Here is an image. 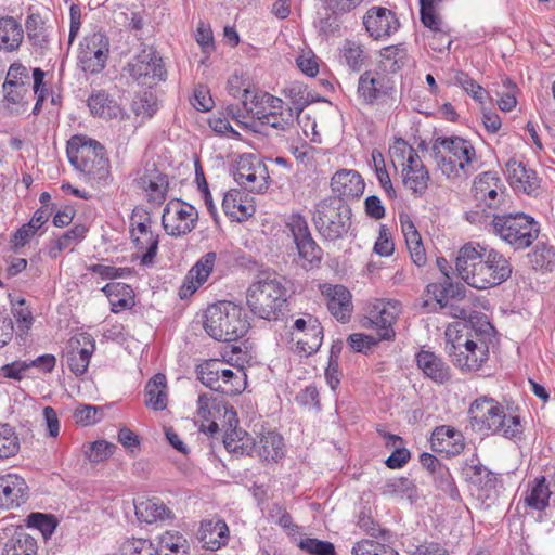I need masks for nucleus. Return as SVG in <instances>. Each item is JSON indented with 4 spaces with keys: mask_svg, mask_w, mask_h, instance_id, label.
Instances as JSON below:
<instances>
[{
    "mask_svg": "<svg viewBox=\"0 0 555 555\" xmlns=\"http://www.w3.org/2000/svg\"><path fill=\"white\" fill-rule=\"evenodd\" d=\"M455 270L466 284L477 289L499 285L512 273L508 261L501 254L473 242L460 248Z\"/></svg>",
    "mask_w": 555,
    "mask_h": 555,
    "instance_id": "f257e3e1",
    "label": "nucleus"
},
{
    "mask_svg": "<svg viewBox=\"0 0 555 555\" xmlns=\"http://www.w3.org/2000/svg\"><path fill=\"white\" fill-rule=\"evenodd\" d=\"M436 166L449 179H466L477 169V155L470 141L460 137H438L430 147Z\"/></svg>",
    "mask_w": 555,
    "mask_h": 555,
    "instance_id": "f03ea898",
    "label": "nucleus"
},
{
    "mask_svg": "<svg viewBox=\"0 0 555 555\" xmlns=\"http://www.w3.org/2000/svg\"><path fill=\"white\" fill-rule=\"evenodd\" d=\"M66 153L69 163L92 184L103 186L108 183L109 159L100 142L87 135H74L67 142Z\"/></svg>",
    "mask_w": 555,
    "mask_h": 555,
    "instance_id": "7ed1b4c3",
    "label": "nucleus"
},
{
    "mask_svg": "<svg viewBox=\"0 0 555 555\" xmlns=\"http://www.w3.org/2000/svg\"><path fill=\"white\" fill-rule=\"evenodd\" d=\"M286 279L280 275L253 282L246 292V304L250 312L268 321L279 320L286 308Z\"/></svg>",
    "mask_w": 555,
    "mask_h": 555,
    "instance_id": "20e7f679",
    "label": "nucleus"
},
{
    "mask_svg": "<svg viewBox=\"0 0 555 555\" xmlns=\"http://www.w3.org/2000/svg\"><path fill=\"white\" fill-rule=\"evenodd\" d=\"M204 328L216 340L234 341L248 332L249 324L243 318L238 306L230 301H220L207 308Z\"/></svg>",
    "mask_w": 555,
    "mask_h": 555,
    "instance_id": "39448f33",
    "label": "nucleus"
},
{
    "mask_svg": "<svg viewBox=\"0 0 555 555\" xmlns=\"http://www.w3.org/2000/svg\"><path fill=\"white\" fill-rule=\"evenodd\" d=\"M469 422L474 429L501 434L505 438H516L519 429L518 416H506L500 403L488 397L474 400L468 410Z\"/></svg>",
    "mask_w": 555,
    "mask_h": 555,
    "instance_id": "423d86ee",
    "label": "nucleus"
},
{
    "mask_svg": "<svg viewBox=\"0 0 555 555\" xmlns=\"http://www.w3.org/2000/svg\"><path fill=\"white\" fill-rule=\"evenodd\" d=\"M242 103L247 113L262 125L285 131L294 124L295 114L284 107L280 98L268 92H251L246 88L242 93Z\"/></svg>",
    "mask_w": 555,
    "mask_h": 555,
    "instance_id": "0eeeda50",
    "label": "nucleus"
},
{
    "mask_svg": "<svg viewBox=\"0 0 555 555\" xmlns=\"http://www.w3.org/2000/svg\"><path fill=\"white\" fill-rule=\"evenodd\" d=\"M476 209L466 212V220L475 224H486L490 215L504 203L505 188L496 172L486 171L478 175L472 188Z\"/></svg>",
    "mask_w": 555,
    "mask_h": 555,
    "instance_id": "6e6552de",
    "label": "nucleus"
},
{
    "mask_svg": "<svg viewBox=\"0 0 555 555\" xmlns=\"http://www.w3.org/2000/svg\"><path fill=\"white\" fill-rule=\"evenodd\" d=\"M446 350L454 365L463 371H477L488 359L486 341L475 340L449 326L446 331Z\"/></svg>",
    "mask_w": 555,
    "mask_h": 555,
    "instance_id": "1a4fd4ad",
    "label": "nucleus"
},
{
    "mask_svg": "<svg viewBox=\"0 0 555 555\" xmlns=\"http://www.w3.org/2000/svg\"><path fill=\"white\" fill-rule=\"evenodd\" d=\"M351 208L335 198H326L315 206L313 223L326 241L343 238L351 227Z\"/></svg>",
    "mask_w": 555,
    "mask_h": 555,
    "instance_id": "9d476101",
    "label": "nucleus"
},
{
    "mask_svg": "<svg viewBox=\"0 0 555 555\" xmlns=\"http://www.w3.org/2000/svg\"><path fill=\"white\" fill-rule=\"evenodd\" d=\"M393 163H399L403 169V185L415 196H422L429 182V172L424 166L417 152L405 141L399 140L390 150Z\"/></svg>",
    "mask_w": 555,
    "mask_h": 555,
    "instance_id": "9b49d317",
    "label": "nucleus"
},
{
    "mask_svg": "<svg viewBox=\"0 0 555 555\" xmlns=\"http://www.w3.org/2000/svg\"><path fill=\"white\" fill-rule=\"evenodd\" d=\"M396 81L393 77L379 68L362 73L358 80L357 93L362 103L378 105L393 98Z\"/></svg>",
    "mask_w": 555,
    "mask_h": 555,
    "instance_id": "f8f14e48",
    "label": "nucleus"
},
{
    "mask_svg": "<svg viewBox=\"0 0 555 555\" xmlns=\"http://www.w3.org/2000/svg\"><path fill=\"white\" fill-rule=\"evenodd\" d=\"M286 227L292 233L296 245L300 266L304 269H312L319 266L322 260L323 250L313 240L305 217L300 214H292L288 217Z\"/></svg>",
    "mask_w": 555,
    "mask_h": 555,
    "instance_id": "ddd939ff",
    "label": "nucleus"
},
{
    "mask_svg": "<svg viewBox=\"0 0 555 555\" xmlns=\"http://www.w3.org/2000/svg\"><path fill=\"white\" fill-rule=\"evenodd\" d=\"M401 313V304L398 300H376L367 310L362 320V326L375 330L379 340H391L396 336L393 324Z\"/></svg>",
    "mask_w": 555,
    "mask_h": 555,
    "instance_id": "4468645a",
    "label": "nucleus"
},
{
    "mask_svg": "<svg viewBox=\"0 0 555 555\" xmlns=\"http://www.w3.org/2000/svg\"><path fill=\"white\" fill-rule=\"evenodd\" d=\"M126 70L139 85L149 87L165 80L167 75L163 59L153 48L142 50Z\"/></svg>",
    "mask_w": 555,
    "mask_h": 555,
    "instance_id": "2eb2a0df",
    "label": "nucleus"
},
{
    "mask_svg": "<svg viewBox=\"0 0 555 555\" xmlns=\"http://www.w3.org/2000/svg\"><path fill=\"white\" fill-rule=\"evenodd\" d=\"M234 179L245 190L262 193L268 189L270 173L258 156L244 154L237 160Z\"/></svg>",
    "mask_w": 555,
    "mask_h": 555,
    "instance_id": "dca6fc26",
    "label": "nucleus"
},
{
    "mask_svg": "<svg viewBox=\"0 0 555 555\" xmlns=\"http://www.w3.org/2000/svg\"><path fill=\"white\" fill-rule=\"evenodd\" d=\"M197 220L198 212L195 207L180 199L170 201L162 216L164 230L171 236L190 233L196 227Z\"/></svg>",
    "mask_w": 555,
    "mask_h": 555,
    "instance_id": "f3484780",
    "label": "nucleus"
},
{
    "mask_svg": "<svg viewBox=\"0 0 555 555\" xmlns=\"http://www.w3.org/2000/svg\"><path fill=\"white\" fill-rule=\"evenodd\" d=\"M109 54V39L101 31L93 33L85 38L78 55L83 72L90 74L101 73Z\"/></svg>",
    "mask_w": 555,
    "mask_h": 555,
    "instance_id": "a211bd4d",
    "label": "nucleus"
},
{
    "mask_svg": "<svg viewBox=\"0 0 555 555\" xmlns=\"http://www.w3.org/2000/svg\"><path fill=\"white\" fill-rule=\"evenodd\" d=\"M331 189L336 201L347 204L359 199L364 192L365 182L354 169H339L331 178Z\"/></svg>",
    "mask_w": 555,
    "mask_h": 555,
    "instance_id": "6ab92c4d",
    "label": "nucleus"
},
{
    "mask_svg": "<svg viewBox=\"0 0 555 555\" xmlns=\"http://www.w3.org/2000/svg\"><path fill=\"white\" fill-rule=\"evenodd\" d=\"M363 25L375 40H384L395 34L399 26L396 13L384 7H372L363 16Z\"/></svg>",
    "mask_w": 555,
    "mask_h": 555,
    "instance_id": "aec40b11",
    "label": "nucleus"
},
{
    "mask_svg": "<svg viewBox=\"0 0 555 555\" xmlns=\"http://www.w3.org/2000/svg\"><path fill=\"white\" fill-rule=\"evenodd\" d=\"M462 476L466 482L475 488L479 499H489L490 493L495 491V475L483 466L475 454L465 461L462 466Z\"/></svg>",
    "mask_w": 555,
    "mask_h": 555,
    "instance_id": "412c9836",
    "label": "nucleus"
},
{
    "mask_svg": "<svg viewBox=\"0 0 555 555\" xmlns=\"http://www.w3.org/2000/svg\"><path fill=\"white\" fill-rule=\"evenodd\" d=\"M28 86L29 75L27 68L21 63H12L2 85L4 101L8 104L27 105Z\"/></svg>",
    "mask_w": 555,
    "mask_h": 555,
    "instance_id": "4be33fe9",
    "label": "nucleus"
},
{
    "mask_svg": "<svg viewBox=\"0 0 555 555\" xmlns=\"http://www.w3.org/2000/svg\"><path fill=\"white\" fill-rule=\"evenodd\" d=\"M94 349V341L87 336L69 339L64 357L70 372L76 376L83 375Z\"/></svg>",
    "mask_w": 555,
    "mask_h": 555,
    "instance_id": "5701e85b",
    "label": "nucleus"
},
{
    "mask_svg": "<svg viewBox=\"0 0 555 555\" xmlns=\"http://www.w3.org/2000/svg\"><path fill=\"white\" fill-rule=\"evenodd\" d=\"M216 259L217 254L215 251H208L189 270L179 289L181 299L193 295L208 280L214 270Z\"/></svg>",
    "mask_w": 555,
    "mask_h": 555,
    "instance_id": "b1692460",
    "label": "nucleus"
},
{
    "mask_svg": "<svg viewBox=\"0 0 555 555\" xmlns=\"http://www.w3.org/2000/svg\"><path fill=\"white\" fill-rule=\"evenodd\" d=\"M293 328L305 336H311V339L297 338V352L311 356L320 349L323 340V327L318 319L310 314L307 315V319L299 318L295 320Z\"/></svg>",
    "mask_w": 555,
    "mask_h": 555,
    "instance_id": "393cba45",
    "label": "nucleus"
},
{
    "mask_svg": "<svg viewBox=\"0 0 555 555\" xmlns=\"http://www.w3.org/2000/svg\"><path fill=\"white\" fill-rule=\"evenodd\" d=\"M433 451L444 453L447 456H455L464 449V437L454 427L442 425L434 429L430 437Z\"/></svg>",
    "mask_w": 555,
    "mask_h": 555,
    "instance_id": "a878e982",
    "label": "nucleus"
},
{
    "mask_svg": "<svg viewBox=\"0 0 555 555\" xmlns=\"http://www.w3.org/2000/svg\"><path fill=\"white\" fill-rule=\"evenodd\" d=\"M137 183L146 193L149 202L162 204L165 201L169 185L168 178L156 168L155 164L144 169L137 179Z\"/></svg>",
    "mask_w": 555,
    "mask_h": 555,
    "instance_id": "bb28decb",
    "label": "nucleus"
},
{
    "mask_svg": "<svg viewBox=\"0 0 555 555\" xmlns=\"http://www.w3.org/2000/svg\"><path fill=\"white\" fill-rule=\"evenodd\" d=\"M25 480L17 475L0 476V508L18 507L27 499Z\"/></svg>",
    "mask_w": 555,
    "mask_h": 555,
    "instance_id": "cd10ccee",
    "label": "nucleus"
},
{
    "mask_svg": "<svg viewBox=\"0 0 555 555\" xmlns=\"http://www.w3.org/2000/svg\"><path fill=\"white\" fill-rule=\"evenodd\" d=\"M324 293L331 314L339 322H348L353 309L350 292L343 285H330Z\"/></svg>",
    "mask_w": 555,
    "mask_h": 555,
    "instance_id": "c85d7f7f",
    "label": "nucleus"
},
{
    "mask_svg": "<svg viewBox=\"0 0 555 555\" xmlns=\"http://www.w3.org/2000/svg\"><path fill=\"white\" fill-rule=\"evenodd\" d=\"M197 534L204 548L217 551L228 543L229 528L222 519L205 520Z\"/></svg>",
    "mask_w": 555,
    "mask_h": 555,
    "instance_id": "c756f323",
    "label": "nucleus"
},
{
    "mask_svg": "<svg viewBox=\"0 0 555 555\" xmlns=\"http://www.w3.org/2000/svg\"><path fill=\"white\" fill-rule=\"evenodd\" d=\"M492 217L490 225L503 241L511 245H520V212L496 215L495 211L490 215Z\"/></svg>",
    "mask_w": 555,
    "mask_h": 555,
    "instance_id": "7c9ffc66",
    "label": "nucleus"
},
{
    "mask_svg": "<svg viewBox=\"0 0 555 555\" xmlns=\"http://www.w3.org/2000/svg\"><path fill=\"white\" fill-rule=\"evenodd\" d=\"M421 21L433 33L431 48L439 52L444 49L449 50L453 42L452 27L438 13H425L424 16H421Z\"/></svg>",
    "mask_w": 555,
    "mask_h": 555,
    "instance_id": "2f4dec72",
    "label": "nucleus"
},
{
    "mask_svg": "<svg viewBox=\"0 0 555 555\" xmlns=\"http://www.w3.org/2000/svg\"><path fill=\"white\" fill-rule=\"evenodd\" d=\"M87 104L94 117L106 120L124 118V109L104 90L93 91Z\"/></svg>",
    "mask_w": 555,
    "mask_h": 555,
    "instance_id": "473e14b6",
    "label": "nucleus"
},
{
    "mask_svg": "<svg viewBox=\"0 0 555 555\" xmlns=\"http://www.w3.org/2000/svg\"><path fill=\"white\" fill-rule=\"evenodd\" d=\"M526 257L528 267L534 271L553 272L555 270V248L550 245L547 235L541 236Z\"/></svg>",
    "mask_w": 555,
    "mask_h": 555,
    "instance_id": "72a5a7b5",
    "label": "nucleus"
},
{
    "mask_svg": "<svg viewBox=\"0 0 555 555\" xmlns=\"http://www.w3.org/2000/svg\"><path fill=\"white\" fill-rule=\"evenodd\" d=\"M416 362L422 372L437 384H444L451 377L450 367L434 352L422 350Z\"/></svg>",
    "mask_w": 555,
    "mask_h": 555,
    "instance_id": "f704fd0d",
    "label": "nucleus"
},
{
    "mask_svg": "<svg viewBox=\"0 0 555 555\" xmlns=\"http://www.w3.org/2000/svg\"><path fill=\"white\" fill-rule=\"evenodd\" d=\"M244 197H246L244 192L235 189L230 190L223 197V211L234 221L242 222L255 211L254 206Z\"/></svg>",
    "mask_w": 555,
    "mask_h": 555,
    "instance_id": "c9c22d12",
    "label": "nucleus"
},
{
    "mask_svg": "<svg viewBox=\"0 0 555 555\" xmlns=\"http://www.w3.org/2000/svg\"><path fill=\"white\" fill-rule=\"evenodd\" d=\"M283 438L281 435L269 431L261 435L259 440H254L253 456H257L262 461H274L283 456Z\"/></svg>",
    "mask_w": 555,
    "mask_h": 555,
    "instance_id": "e433bc0d",
    "label": "nucleus"
},
{
    "mask_svg": "<svg viewBox=\"0 0 555 555\" xmlns=\"http://www.w3.org/2000/svg\"><path fill=\"white\" fill-rule=\"evenodd\" d=\"M102 292L107 296L111 304V311L119 313L124 310L131 309L134 305L132 288L130 285L120 282L107 283Z\"/></svg>",
    "mask_w": 555,
    "mask_h": 555,
    "instance_id": "4c0bfd02",
    "label": "nucleus"
},
{
    "mask_svg": "<svg viewBox=\"0 0 555 555\" xmlns=\"http://www.w3.org/2000/svg\"><path fill=\"white\" fill-rule=\"evenodd\" d=\"M167 402L166 376L157 373L145 385V405L154 411H163L166 409Z\"/></svg>",
    "mask_w": 555,
    "mask_h": 555,
    "instance_id": "58836bf2",
    "label": "nucleus"
},
{
    "mask_svg": "<svg viewBox=\"0 0 555 555\" xmlns=\"http://www.w3.org/2000/svg\"><path fill=\"white\" fill-rule=\"evenodd\" d=\"M24 30L22 25L12 16L0 18V50L13 52L23 41Z\"/></svg>",
    "mask_w": 555,
    "mask_h": 555,
    "instance_id": "ea45409f",
    "label": "nucleus"
},
{
    "mask_svg": "<svg viewBox=\"0 0 555 555\" xmlns=\"http://www.w3.org/2000/svg\"><path fill=\"white\" fill-rule=\"evenodd\" d=\"M138 254H140L141 264L152 266L158 250L159 235L153 229L141 232L138 235L130 237Z\"/></svg>",
    "mask_w": 555,
    "mask_h": 555,
    "instance_id": "a19ab883",
    "label": "nucleus"
},
{
    "mask_svg": "<svg viewBox=\"0 0 555 555\" xmlns=\"http://www.w3.org/2000/svg\"><path fill=\"white\" fill-rule=\"evenodd\" d=\"M409 61L408 50L402 46H389L380 51V61L378 67L387 74L399 72Z\"/></svg>",
    "mask_w": 555,
    "mask_h": 555,
    "instance_id": "79ce46f5",
    "label": "nucleus"
},
{
    "mask_svg": "<svg viewBox=\"0 0 555 555\" xmlns=\"http://www.w3.org/2000/svg\"><path fill=\"white\" fill-rule=\"evenodd\" d=\"M223 444L234 455L253 456L254 439L243 429L233 428L225 433Z\"/></svg>",
    "mask_w": 555,
    "mask_h": 555,
    "instance_id": "37998d69",
    "label": "nucleus"
},
{
    "mask_svg": "<svg viewBox=\"0 0 555 555\" xmlns=\"http://www.w3.org/2000/svg\"><path fill=\"white\" fill-rule=\"evenodd\" d=\"M158 555H190L186 538L178 531H166L158 540Z\"/></svg>",
    "mask_w": 555,
    "mask_h": 555,
    "instance_id": "c03bdc74",
    "label": "nucleus"
},
{
    "mask_svg": "<svg viewBox=\"0 0 555 555\" xmlns=\"http://www.w3.org/2000/svg\"><path fill=\"white\" fill-rule=\"evenodd\" d=\"M366 53L364 46L354 40H345L339 49V61L352 72H359L364 65Z\"/></svg>",
    "mask_w": 555,
    "mask_h": 555,
    "instance_id": "a18cd8bd",
    "label": "nucleus"
},
{
    "mask_svg": "<svg viewBox=\"0 0 555 555\" xmlns=\"http://www.w3.org/2000/svg\"><path fill=\"white\" fill-rule=\"evenodd\" d=\"M225 364L217 359H211L199 364L196 369L197 378L206 387L214 391H219L220 380L224 372Z\"/></svg>",
    "mask_w": 555,
    "mask_h": 555,
    "instance_id": "49530a36",
    "label": "nucleus"
},
{
    "mask_svg": "<svg viewBox=\"0 0 555 555\" xmlns=\"http://www.w3.org/2000/svg\"><path fill=\"white\" fill-rule=\"evenodd\" d=\"M135 509L138 517L147 524L172 518V512L157 499L141 502Z\"/></svg>",
    "mask_w": 555,
    "mask_h": 555,
    "instance_id": "de8ad7c7",
    "label": "nucleus"
},
{
    "mask_svg": "<svg viewBox=\"0 0 555 555\" xmlns=\"http://www.w3.org/2000/svg\"><path fill=\"white\" fill-rule=\"evenodd\" d=\"M427 292L433 294L436 302L464 300L466 291L463 284L452 283L447 280L443 284L431 283L427 286Z\"/></svg>",
    "mask_w": 555,
    "mask_h": 555,
    "instance_id": "09e8293b",
    "label": "nucleus"
},
{
    "mask_svg": "<svg viewBox=\"0 0 555 555\" xmlns=\"http://www.w3.org/2000/svg\"><path fill=\"white\" fill-rule=\"evenodd\" d=\"M380 492L385 496L390 498H408L413 500L416 498V486L408 477H399L388 479L382 487Z\"/></svg>",
    "mask_w": 555,
    "mask_h": 555,
    "instance_id": "8fccbe9b",
    "label": "nucleus"
},
{
    "mask_svg": "<svg viewBox=\"0 0 555 555\" xmlns=\"http://www.w3.org/2000/svg\"><path fill=\"white\" fill-rule=\"evenodd\" d=\"M246 387V374L243 367L235 370L224 367L218 392L227 396L241 393Z\"/></svg>",
    "mask_w": 555,
    "mask_h": 555,
    "instance_id": "3c124183",
    "label": "nucleus"
},
{
    "mask_svg": "<svg viewBox=\"0 0 555 555\" xmlns=\"http://www.w3.org/2000/svg\"><path fill=\"white\" fill-rule=\"evenodd\" d=\"M37 542L27 533H15L9 539L2 555H37Z\"/></svg>",
    "mask_w": 555,
    "mask_h": 555,
    "instance_id": "603ef678",
    "label": "nucleus"
},
{
    "mask_svg": "<svg viewBox=\"0 0 555 555\" xmlns=\"http://www.w3.org/2000/svg\"><path fill=\"white\" fill-rule=\"evenodd\" d=\"M285 96L291 101V106L287 107V111H291L295 114V118H297L300 113L308 106L310 103L309 93L307 88L298 82L292 83L284 90Z\"/></svg>",
    "mask_w": 555,
    "mask_h": 555,
    "instance_id": "864d4df0",
    "label": "nucleus"
},
{
    "mask_svg": "<svg viewBox=\"0 0 555 555\" xmlns=\"http://www.w3.org/2000/svg\"><path fill=\"white\" fill-rule=\"evenodd\" d=\"M20 447L15 429L9 424H0V460L16 455Z\"/></svg>",
    "mask_w": 555,
    "mask_h": 555,
    "instance_id": "5fc2aeb1",
    "label": "nucleus"
},
{
    "mask_svg": "<svg viewBox=\"0 0 555 555\" xmlns=\"http://www.w3.org/2000/svg\"><path fill=\"white\" fill-rule=\"evenodd\" d=\"M545 481L544 476L535 479L534 486L525 498V502L529 507L542 511L548 505L551 492Z\"/></svg>",
    "mask_w": 555,
    "mask_h": 555,
    "instance_id": "6e6d98bb",
    "label": "nucleus"
},
{
    "mask_svg": "<svg viewBox=\"0 0 555 555\" xmlns=\"http://www.w3.org/2000/svg\"><path fill=\"white\" fill-rule=\"evenodd\" d=\"M297 546L309 555H336L335 546L332 542L307 535L299 538Z\"/></svg>",
    "mask_w": 555,
    "mask_h": 555,
    "instance_id": "4d7b16f0",
    "label": "nucleus"
},
{
    "mask_svg": "<svg viewBox=\"0 0 555 555\" xmlns=\"http://www.w3.org/2000/svg\"><path fill=\"white\" fill-rule=\"evenodd\" d=\"M352 555H399V553L385 544L378 543L374 540L364 539L354 543Z\"/></svg>",
    "mask_w": 555,
    "mask_h": 555,
    "instance_id": "13d9d810",
    "label": "nucleus"
},
{
    "mask_svg": "<svg viewBox=\"0 0 555 555\" xmlns=\"http://www.w3.org/2000/svg\"><path fill=\"white\" fill-rule=\"evenodd\" d=\"M154 221L152 220L151 214L141 206H135L130 216L129 232L130 237L138 235L141 232H145L153 228Z\"/></svg>",
    "mask_w": 555,
    "mask_h": 555,
    "instance_id": "bf43d9fd",
    "label": "nucleus"
},
{
    "mask_svg": "<svg viewBox=\"0 0 555 555\" xmlns=\"http://www.w3.org/2000/svg\"><path fill=\"white\" fill-rule=\"evenodd\" d=\"M158 109L156 96L152 92L138 95L132 102V111L143 119L151 118Z\"/></svg>",
    "mask_w": 555,
    "mask_h": 555,
    "instance_id": "052dcab7",
    "label": "nucleus"
},
{
    "mask_svg": "<svg viewBox=\"0 0 555 555\" xmlns=\"http://www.w3.org/2000/svg\"><path fill=\"white\" fill-rule=\"evenodd\" d=\"M119 555H158L151 541L145 539H128L119 548Z\"/></svg>",
    "mask_w": 555,
    "mask_h": 555,
    "instance_id": "680f3d73",
    "label": "nucleus"
},
{
    "mask_svg": "<svg viewBox=\"0 0 555 555\" xmlns=\"http://www.w3.org/2000/svg\"><path fill=\"white\" fill-rule=\"evenodd\" d=\"M544 192L543 178L533 169L522 166V193L538 197Z\"/></svg>",
    "mask_w": 555,
    "mask_h": 555,
    "instance_id": "e2e57ef3",
    "label": "nucleus"
},
{
    "mask_svg": "<svg viewBox=\"0 0 555 555\" xmlns=\"http://www.w3.org/2000/svg\"><path fill=\"white\" fill-rule=\"evenodd\" d=\"M545 235L541 232V224L532 216L522 212V249L529 247Z\"/></svg>",
    "mask_w": 555,
    "mask_h": 555,
    "instance_id": "0e129e2a",
    "label": "nucleus"
},
{
    "mask_svg": "<svg viewBox=\"0 0 555 555\" xmlns=\"http://www.w3.org/2000/svg\"><path fill=\"white\" fill-rule=\"evenodd\" d=\"M27 526L38 529L48 539L56 528V520L52 515L31 513L27 517Z\"/></svg>",
    "mask_w": 555,
    "mask_h": 555,
    "instance_id": "69168bd1",
    "label": "nucleus"
},
{
    "mask_svg": "<svg viewBox=\"0 0 555 555\" xmlns=\"http://www.w3.org/2000/svg\"><path fill=\"white\" fill-rule=\"evenodd\" d=\"M102 416L103 408L90 404H80L74 412L75 422L82 426L94 424L101 421Z\"/></svg>",
    "mask_w": 555,
    "mask_h": 555,
    "instance_id": "338daca9",
    "label": "nucleus"
},
{
    "mask_svg": "<svg viewBox=\"0 0 555 555\" xmlns=\"http://www.w3.org/2000/svg\"><path fill=\"white\" fill-rule=\"evenodd\" d=\"M116 446L105 440H98L89 446L86 455L90 462L100 463L108 459L115 451Z\"/></svg>",
    "mask_w": 555,
    "mask_h": 555,
    "instance_id": "774afa93",
    "label": "nucleus"
}]
</instances>
